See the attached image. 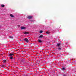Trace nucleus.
Masks as SVG:
<instances>
[{
  "label": "nucleus",
  "mask_w": 76,
  "mask_h": 76,
  "mask_svg": "<svg viewBox=\"0 0 76 76\" xmlns=\"http://www.w3.org/2000/svg\"><path fill=\"white\" fill-rule=\"evenodd\" d=\"M1 67L2 68H4V65L3 64H2L1 65Z\"/></svg>",
  "instance_id": "obj_5"
},
{
  "label": "nucleus",
  "mask_w": 76,
  "mask_h": 76,
  "mask_svg": "<svg viewBox=\"0 0 76 76\" xmlns=\"http://www.w3.org/2000/svg\"><path fill=\"white\" fill-rule=\"evenodd\" d=\"M24 34H29V33L28 32H25L24 33Z\"/></svg>",
  "instance_id": "obj_7"
},
{
  "label": "nucleus",
  "mask_w": 76,
  "mask_h": 76,
  "mask_svg": "<svg viewBox=\"0 0 76 76\" xmlns=\"http://www.w3.org/2000/svg\"><path fill=\"white\" fill-rule=\"evenodd\" d=\"M58 50L59 51H60V50H61V48H58Z\"/></svg>",
  "instance_id": "obj_13"
},
{
  "label": "nucleus",
  "mask_w": 76,
  "mask_h": 76,
  "mask_svg": "<svg viewBox=\"0 0 76 76\" xmlns=\"http://www.w3.org/2000/svg\"><path fill=\"white\" fill-rule=\"evenodd\" d=\"M26 29V27H22L21 28V29Z\"/></svg>",
  "instance_id": "obj_4"
},
{
  "label": "nucleus",
  "mask_w": 76,
  "mask_h": 76,
  "mask_svg": "<svg viewBox=\"0 0 76 76\" xmlns=\"http://www.w3.org/2000/svg\"><path fill=\"white\" fill-rule=\"evenodd\" d=\"M10 58L11 60H12V59H13V56L10 57Z\"/></svg>",
  "instance_id": "obj_12"
},
{
  "label": "nucleus",
  "mask_w": 76,
  "mask_h": 76,
  "mask_svg": "<svg viewBox=\"0 0 76 76\" xmlns=\"http://www.w3.org/2000/svg\"><path fill=\"white\" fill-rule=\"evenodd\" d=\"M10 16H11V18H14V16L12 15V14H10Z\"/></svg>",
  "instance_id": "obj_9"
},
{
  "label": "nucleus",
  "mask_w": 76,
  "mask_h": 76,
  "mask_svg": "<svg viewBox=\"0 0 76 76\" xmlns=\"http://www.w3.org/2000/svg\"><path fill=\"white\" fill-rule=\"evenodd\" d=\"M24 41H26V42L27 43H28V42H29L28 39L27 38L24 39Z\"/></svg>",
  "instance_id": "obj_2"
},
{
  "label": "nucleus",
  "mask_w": 76,
  "mask_h": 76,
  "mask_svg": "<svg viewBox=\"0 0 76 76\" xmlns=\"http://www.w3.org/2000/svg\"><path fill=\"white\" fill-rule=\"evenodd\" d=\"M13 56H14V54L12 53H10L9 54V57H13Z\"/></svg>",
  "instance_id": "obj_3"
},
{
  "label": "nucleus",
  "mask_w": 76,
  "mask_h": 76,
  "mask_svg": "<svg viewBox=\"0 0 76 76\" xmlns=\"http://www.w3.org/2000/svg\"><path fill=\"white\" fill-rule=\"evenodd\" d=\"M57 45L58 46H60V44L57 43Z\"/></svg>",
  "instance_id": "obj_15"
},
{
  "label": "nucleus",
  "mask_w": 76,
  "mask_h": 76,
  "mask_svg": "<svg viewBox=\"0 0 76 76\" xmlns=\"http://www.w3.org/2000/svg\"><path fill=\"white\" fill-rule=\"evenodd\" d=\"M32 18H33V17L32 16L28 15L27 17V18L28 19H32Z\"/></svg>",
  "instance_id": "obj_1"
},
{
  "label": "nucleus",
  "mask_w": 76,
  "mask_h": 76,
  "mask_svg": "<svg viewBox=\"0 0 76 76\" xmlns=\"http://www.w3.org/2000/svg\"><path fill=\"white\" fill-rule=\"evenodd\" d=\"M46 33L47 34H50V32L48 31H46Z\"/></svg>",
  "instance_id": "obj_6"
},
{
  "label": "nucleus",
  "mask_w": 76,
  "mask_h": 76,
  "mask_svg": "<svg viewBox=\"0 0 76 76\" xmlns=\"http://www.w3.org/2000/svg\"><path fill=\"white\" fill-rule=\"evenodd\" d=\"M1 6L2 7H4V5L1 4Z\"/></svg>",
  "instance_id": "obj_11"
},
{
  "label": "nucleus",
  "mask_w": 76,
  "mask_h": 76,
  "mask_svg": "<svg viewBox=\"0 0 76 76\" xmlns=\"http://www.w3.org/2000/svg\"><path fill=\"white\" fill-rule=\"evenodd\" d=\"M8 67H9V66H8Z\"/></svg>",
  "instance_id": "obj_22"
},
{
  "label": "nucleus",
  "mask_w": 76,
  "mask_h": 76,
  "mask_svg": "<svg viewBox=\"0 0 76 76\" xmlns=\"http://www.w3.org/2000/svg\"><path fill=\"white\" fill-rule=\"evenodd\" d=\"M43 37V36L42 35H40L39 36V38H42Z\"/></svg>",
  "instance_id": "obj_14"
},
{
  "label": "nucleus",
  "mask_w": 76,
  "mask_h": 76,
  "mask_svg": "<svg viewBox=\"0 0 76 76\" xmlns=\"http://www.w3.org/2000/svg\"><path fill=\"white\" fill-rule=\"evenodd\" d=\"M62 70H65V68H63L62 69Z\"/></svg>",
  "instance_id": "obj_18"
},
{
  "label": "nucleus",
  "mask_w": 76,
  "mask_h": 76,
  "mask_svg": "<svg viewBox=\"0 0 76 76\" xmlns=\"http://www.w3.org/2000/svg\"><path fill=\"white\" fill-rule=\"evenodd\" d=\"M74 61H76V60Z\"/></svg>",
  "instance_id": "obj_21"
},
{
  "label": "nucleus",
  "mask_w": 76,
  "mask_h": 76,
  "mask_svg": "<svg viewBox=\"0 0 76 76\" xmlns=\"http://www.w3.org/2000/svg\"><path fill=\"white\" fill-rule=\"evenodd\" d=\"M3 61L4 62V63H6V60H3Z\"/></svg>",
  "instance_id": "obj_17"
},
{
  "label": "nucleus",
  "mask_w": 76,
  "mask_h": 76,
  "mask_svg": "<svg viewBox=\"0 0 76 76\" xmlns=\"http://www.w3.org/2000/svg\"><path fill=\"white\" fill-rule=\"evenodd\" d=\"M38 41L39 42H40V43H42V41L41 40L39 39Z\"/></svg>",
  "instance_id": "obj_8"
},
{
  "label": "nucleus",
  "mask_w": 76,
  "mask_h": 76,
  "mask_svg": "<svg viewBox=\"0 0 76 76\" xmlns=\"http://www.w3.org/2000/svg\"><path fill=\"white\" fill-rule=\"evenodd\" d=\"M30 21H31V22H33L34 21V20H30Z\"/></svg>",
  "instance_id": "obj_19"
},
{
  "label": "nucleus",
  "mask_w": 76,
  "mask_h": 76,
  "mask_svg": "<svg viewBox=\"0 0 76 76\" xmlns=\"http://www.w3.org/2000/svg\"><path fill=\"white\" fill-rule=\"evenodd\" d=\"M42 31H40L39 32V33H40V34H41L42 33Z\"/></svg>",
  "instance_id": "obj_16"
},
{
  "label": "nucleus",
  "mask_w": 76,
  "mask_h": 76,
  "mask_svg": "<svg viewBox=\"0 0 76 76\" xmlns=\"http://www.w3.org/2000/svg\"><path fill=\"white\" fill-rule=\"evenodd\" d=\"M9 38H11V39H13V37L12 36H9Z\"/></svg>",
  "instance_id": "obj_10"
},
{
  "label": "nucleus",
  "mask_w": 76,
  "mask_h": 76,
  "mask_svg": "<svg viewBox=\"0 0 76 76\" xmlns=\"http://www.w3.org/2000/svg\"><path fill=\"white\" fill-rule=\"evenodd\" d=\"M63 76H66V75H63Z\"/></svg>",
  "instance_id": "obj_20"
}]
</instances>
